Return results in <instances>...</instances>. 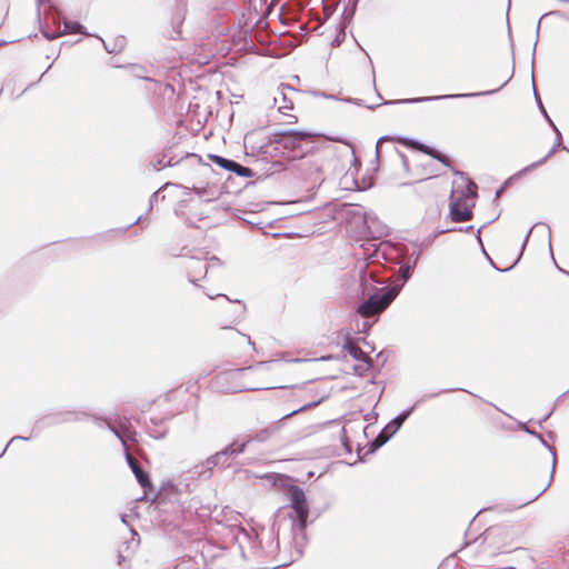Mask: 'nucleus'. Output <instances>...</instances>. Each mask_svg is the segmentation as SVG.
<instances>
[{"instance_id":"f257e3e1","label":"nucleus","mask_w":569,"mask_h":569,"mask_svg":"<svg viewBox=\"0 0 569 569\" xmlns=\"http://www.w3.org/2000/svg\"><path fill=\"white\" fill-rule=\"evenodd\" d=\"M398 142L403 147L421 151L432 157L457 173L452 167L450 158L440 151L409 138H399ZM458 174L459 178L453 182V189L450 197V216L453 221L463 222L469 221L472 218V208L475 207L477 198V186L462 173L458 172Z\"/></svg>"},{"instance_id":"f03ea898","label":"nucleus","mask_w":569,"mask_h":569,"mask_svg":"<svg viewBox=\"0 0 569 569\" xmlns=\"http://www.w3.org/2000/svg\"><path fill=\"white\" fill-rule=\"evenodd\" d=\"M511 550L508 536L503 532L487 530L483 536L476 539L460 550V559L471 569H489L488 562Z\"/></svg>"},{"instance_id":"7ed1b4c3","label":"nucleus","mask_w":569,"mask_h":569,"mask_svg":"<svg viewBox=\"0 0 569 569\" xmlns=\"http://www.w3.org/2000/svg\"><path fill=\"white\" fill-rule=\"evenodd\" d=\"M264 373L266 368L262 365L232 371L228 376V380L231 383V391L240 392L271 388L261 379Z\"/></svg>"},{"instance_id":"20e7f679","label":"nucleus","mask_w":569,"mask_h":569,"mask_svg":"<svg viewBox=\"0 0 569 569\" xmlns=\"http://www.w3.org/2000/svg\"><path fill=\"white\" fill-rule=\"evenodd\" d=\"M397 292L395 289H388L382 295L371 296L367 301L360 305L358 312L362 317H373L382 312L396 298Z\"/></svg>"},{"instance_id":"39448f33","label":"nucleus","mask_w":569,"mask_h":569,"mask_svg":"<svg viewBox=\"0 0 569 569\" xmlns=\"http://www.w3.org/2000/svg\"><path fill=\"white\" fill-rule=\"evenodd\" d=\"M300 176L312 184L321 183L325 180L323 160L320 157H307L299 163Z\"/></svg>"},{"instance_id":"423d86ee","label":"nucleus","mask_w":569,"mask_h":569,"mask_svg":"<svg viewBox=\"0 0 569 569\" xmlns=\"http://www.w3.org/2000/svg\"><path fill=\"white\" fill-rule=\"evenodd\" d=\"M289 498L291 508L295 511V521H297L299 529L303 530L309 515L305 491L298 486H291L289 489Z\"/></svg>"},{"instance_id":"0eeeda50","label":"nucleus","mask_w":569,"mask_h":569,"mask_svg":"<svg viewBox=\"0 0 569 569\" xmlns=\"http://www.w3.org/2000/svg\"><path fill=\"white\" fill-rule=\"evenodd\" d=\"M522 249H551V232L543 223L536 224L529 231Z\"/></svg>"},{"instance_id":"6e6552de","label":"nucleus","mask_w":569,"mask_h":569,"mask_svg":"<svg viewBox=\"0 0 569 569\" xmlns=\"http://www.w3.org/2000/svg\"><path fill=\"white\" fill-rule=\"evenodd\" d=\"M483 251L490 263L499 271L511 269L521 258L522 251Z\"/></svg>"},{"instance_id":"1a4fd4ad","label":"nucleus","mask_w":569,"mask_h":569,"mask_svg":"<svg viewBox=\"0 0 569 569\" xmlns=\"http://www.w3.org/2000/svg\"><path fill=\"white\" fill-rule=\"evenodd\" d=\"M316 137L315 133L308 131H288L277 134L276 142L287 150H296L300 147L301 141Z\"/></svg>"},{"instance_id":"9d476101","label":"nucleus","mask_w":569,"mask_h":569,"mask_svg":"<svg viewBox=\"0 0 569 569\" xmlns=\"http://www.w3.org/2000/svg\"><path fill=\"white\" fill-rule=\"evenodd\" d=\"M560 142L551 134L542 136L539 140V147H542L541 156L530 164V168L539 167L551 158L559 149Z\"/></svg>"},{"instance_id":"9b49d317","label":"nucleus","mask_w":569,"mask_h":569,"mask_svg":"<svg viewBox=\"0 0 569 569\" xmlns=\"http://www.w3.org/2000/svg\"><path fill=\"white\" fill-rule=\"evenodd\" d=\"M127 461L141 487H143L144 489L151 488L152 485L149 479V476L142 470L138 461L129 452H127Z\"/></svg>"},{"instance_id":"f8f14e48","label":"nucleus","mask_w":569,"mask_h":569,"mask_svg":"<svg viewBox=\"0 0 569 569\" xmlns=\"http://www.w3.org/2000/svg\"><path fill=\"white\" fill-rule=\"evenodd\" d=\"M343 350L347 351L353 359L367 362L368 356L357 345V342L349 336L346 337Z\"/></svg>"},{"instance_id":"ddd939ff","label":"nucleus","mask_w":569,"mask_h":569,"mask_svg":"<svg viewBox=\"0 0 569 569\" xmlns=\"http://www.w3.org/2000/svg\"><path fill=\"white\" fill-rule=\"evenodd\" d=\"M211 159L221 168L233 171L240 176H247V172L249 171V169L242 167L241 164L219 156H212Z\"/></svg>"},{"instance_id":"4468645a","label":"nucleus","mask_w":569,"mask_h":569,"mask_svg":"<svg viewBox=\"0 0 569 569\" xmlns=\"http://www.w3.org/2000/svg\"><path fill=\"white\" fill-rule=\"evenodd\" d=\"M321 400H322V398H320V399H313V400L309 401L308 403L303 405L301 408L293 410V411H292L291 413H289L287 417H291V416H293V415H296V413H298V412H301V411H305V410H307V409H309V408H312V407H315V406L319 405V403L321 402Z\"/></svg>"},{"instance_id":"2eb2a0df","label":"nucleus","mask_w":569,"mask_h":569,"mask_svg":"<svg viewBox=\"0 0 569 569\" xmlns=\"http://www.w3.org/2000/svg\"><path fill=\"white\" fill-rule=\"evenodd\" d=\"M399 272H400L401 278L406 281L411 276V267L410 266H401L399 268Z\"/></svg>"},{"instance_id":"dca6fc26","label":"nucleus","mask_w":569,"mask_h":569,"mask_svg":"<svg viewBox=\"0 0 569 569\" xmlns=\"http://www.w3.org/2000/svg\"><path fill=\"white\" fill-rule=\"evenodd\" d=\"M271 432H272V430L270 428L263 429V430L259 431V433L257 435V438L259 440H266L271 435Z\"/></svg>"},{"instance_id":"f3484780","label":"nucleus","mask_w":569,"mask_h":569,"mask_svg":"<svg viewBox=\"0 0 569 569\" xmlns=\"http://www.w3.org/2000/svg\"><path fill=\"white\" fill-rule=\"evenodd\" d=\"M284 114L287 116V113H284ZM288 118L289 119L287 120V123H289V124L296 123L298 120L297 116H293V114H288Z\"/></svg>"},{"instance_id":"a211bd4d","label":"nucleus","mask_w":569,"mask_h":569,"mask_svg":"<svg viewBox=\"0 0 569 569\" xmlns=\"http://www.w3.org/2000/svg\"><path fill=\"white\" fill-rule=\"evenodd\" d=\"M67 28H69V24H66ZM81 26L78 23H73V26L70 27L72 32H78L80 30Z\"/></svg>"},{"instance_id":"6ab92c4d","label":"nucleus","mask_w":569,"mask_h":569,"mask_svg":"<svg viewBox=\"0 0 569 569\" xmlns=\"http://www.w3.org/2000/svg\"><path fill=\"white\" fill-rule=\"evenodd\" d=\"M563 17L569 20V1L567 7L563 9Z\"/></svg>"},{"instance_id":"aec40b11","label":"nucleus","mask_w":569,"mask_h":569,"mask_svg":"<svg viewBox=\"0 0 569 569\" xmlns=\"http://www.w3.org/2000/svg\"><path fill=\"white\" fill-rule=\"evenodd\" d=\"M435 174L432 172L427 173L426 178H432Z\"/></svg>"},{"instance_id":"412c9836","label":"nucleus","mask_w":569,"mask_h":569,"mask_svg":"<svg viewBox=\"0 0 569 569\" xmlns=\"http://www.w3.org/2000/svg\"><path fill=\"white\" fill-rule=\"evenodd\" d=\"M331 357H321V360L330 359Z\"/></svg>"},{"instance_id":"4be33fe9","label":"nucleus","mask_w":569,"mask_h":569,"mask_svg":"<svg viewBox=\"0 0 569 569\" xmlns=\"http://www.w3.org/2000/svg\"><path fill=\"white\" fill-rule=\"evenodd\" d=\"M166 87H167V88H169V89H170V91H172V92H173V88H172V87H170V86H166Z\"/></svg>"}]
</instances>
